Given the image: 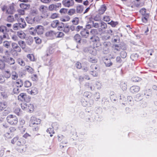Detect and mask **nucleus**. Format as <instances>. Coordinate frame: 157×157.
Here are the masks:
<instances>
[{
	"label": "nucleus",
	"instance_id": "f257e3e1",
	"mask_svg": "<svg viewBox=\"0 0 157 157\" xmlns=\"http://www.w3.org/2000/svg\"><path fill=\"white\" fill-rule=\"evenodd\" d=\"M41 120L39 118H37L34 117H32L31 118L30 125V126L33 127V130L35 131H38L39 127L38 126H36V125H38L40 124Z\"/></svg>",
	"mask_w": 157,
	"mask_h": 157
},
{
	"label": "nucleus",
	"instance_id": "f03ea898",
	"mask_svg": "<svg viewBox=\"0 0 157 157\" xmlns=\"http://www.w3.org/2000/svg\"><path fill=\"white\" fill-rule=\"evenodd\" d=\"M7 28L4 25L0 26V34L2 36L4 39H9L10 37L8 34Z\"/></svg>",
	"mask_w": 157,
	"mask_h": 157
},
{
	"label": "nucleus",
	"instance_id": "7ed1b4c3",
	"mask_svg": "<svg viewBox=\"0 0 157 157\" xmlns=\"http://www.w3.org/2000/svg\"><path fill=\"white\" fill-rule=\"evenodd\" d=\"M8 122L10 124L13 125H16L18 122L17 117L15 115H10L7 117Z\"/></svg>",
	"mask_w": 157,
	"mask_h": 157
},
{
	"label": "nucleus",
	"instance_id": "20e7f679",
	"mask_svg": "<svg viewBox=\"0 0 157 157\" xmlns=\"http://www.w3.org/2000/svg\"><path fill=\"white\" fill-rule=\"evenodd\" d=\"M39 10L44 17H48V8L47 6L44 5H41L40 7Z\"/></svg>",
	"mask_w": 157,
	"mask_h": 157
},
{
	"label": "nucleus",
	"instance_id": "39448f33",
	"mask_svg": "<svg viewBox=\"0 0 157 157\" xmlns=\"http://www.w3.org/2000/svg\"><path fill=\"white\" fill-rule=\"evenodd\" d=\"M61 6L60 3H58L55 4H52L49 6L48 9L50 11L58 10L61 7Z\"/></svg>",
	"mask_w": 157,
	"mask_h": 157
},
{
	"label": "nucleus",
	"instance_id": "423d86ee",
	"mask_svg": "<svg viewBox=\"0 0 157 157\" xmlns=\"http://www.w3.org/2000/svg\"><path fill=\"white\" fill-rule=\"evenodd\" d=\"M12 46L14 50V52H16V54L14 55L17 56L18 52H21V49L20 46H19L17 44L13 42L12 43Z\"/></svg>",
	"mask_w": 157,
	"mask_h": 157
},
{
	"label": "nucleus",
	"instance_id": "0eeeda50",
	"mask_svg": "<svg viewBox=\"0 0 157 157\" xmlns=\"http://www.w3.org/2000/svg\"><path fill=\"white\" fill-rule=\"evenodd\" d=\"M62 3L65 6L67 7L72 6L74 4L73 0H64Z\"/></svg>",
	"mask_w": 157,
	"mask_h": 157
},
{
	"label": "nucleus",
	"instance_id": "6e6552de",
	"mask_svg": "<svg viewBox=\"0 0 157 157\" xmlns=\"http://www.w3.org/2000/svg\"><path fill=\"white\" fill-rule=\"evenodd\" d=\"M46 36L49 39L54 38L56 35L55 32L53 31H50L46 33Z\"/></svg>",
	"mask_w": 157,
	"mask_h": 157
},
{
	"label": "nucleus",
	"instance_id": "1a4fd4ad",
	"mask_svg": "<svg viewBox=\"0 0 157 157\" xmlns=\"http://www.w3.org/2000/svg\"><path fill=\"white\" fill-rule=\"evenodd\" d=\"M20 28H24L26 26V24L23 18H20L18 20Z\"/></svg>",
	"mask_w": 157,
	"mask_h": 157
},
{
	"label": "nucleus",
	"instance_id": "9d476101",
	"mask_svg": "<svg viewBox=\"0 0 157 157\" xmlns=\"http://www.w3.org/2000/svg\"><path fill=\"white\" fill-rule=\"evenodd\" d=\"M36 31L38 35L42 34L44 32L43 27L41 25H38L36 27Z\"/></svg>",
	"mask_w": 157,
	"mask_h": 157
},
{
	"label": "nucleus",
	"instance_id": "9b49d317",
	"mask_svg": "<svg viewBox=\"0 0 157 157\" xmlns=\"http://www.w3.org/2000/svg\"><path fill=\"white\" fill-rule=\"evenodd\" d=\"M140 88L139 86H133L130 88V92L132 93H136L138 92L140 90Z\"/></svg>",
	"mask_w": 157,
	"mask_h": 157
},
{
	"label": "nucleus",
	"instance_id": "f8f14e48",
	"mask_svg": "<svg viewBox=\"0 0 157 157\" xmlns=\"http://www.w3.org/2000/svg\"><path fill=\"white\" fill-rule=\"evenodd\" d=\"M80 34L83 37L87 38L89 36V32L87 30L83 29L81 31Z\"/></svg>",
	"mask_w": 157,
	"mask_h": 157
},
{
	"label": "nucleus",
	"instance_id": "ddd939ff",
	"mask_svg": "<svg viewBox=\"0 0 157 157\" xmlns=\"http://www.w3.org/2000/svg\"><path fill=\"white\" fill-rule=\"evenodd\" d=\"M84 7L83 6L78 5L76 7V11L77 13L81 14L83 12Z\"/></svg>",
	"mask_w": 157,
	"mask_h": 157
},
{
	"label": "nucleus",
	"instance_id": "4468645a",
	"mask_svg": "<svg viewBox=\"0 0 157 157\" xmlns=\"http://www.w3.org/2000/svg\"><path fill=\"white\" fill-rule=\"evenodd\" d=\"M28 93L31 95H34L38 93V90L35 87L32 88L31 90H29Z\"/></svg>",
	"mask_w": 157,
	"mask_h": 157
},
{
	"label": "nucleus",
	"instance_id": "2eb2a0df",
	"mask_svg": "<svg viewBox=\"0 0 157 157\" xmlns=\"http://www.w3.org/2000/svg\"><path fill=\"white\" fill-rule=\"evenodd\" d=\"M7 106V103L6 101H3L0 102V110H4Z\"/></svg>",
	"mask_w": 157,
	"mask_h": 157
},
{
	"label": "nucleus",
	"instance_id": "dca6fc26",
	"mask_svg": "<svg viewBox=\"0 0 157 157\" xmlns=\"http://www.w3.org/2000/svg\"><path fill=\"white\" fill-rule=\"evenodd\" d=\"M17 35L21 39H24L25 38L26 35L22 31H18L17 32Z\"/></svg>",
	"mask_w": 157,
	"mask_h": 157
},
{
	"label": "nucleus",
	"instance_id": "f3484780",
	"mask_svg": "<svg viewBox=\"0 0 157 157\" xmlns=\"http://www.w3.org/2000/svg\"><path fill=\"white\" fill-rule=\"evenodd\" d=\"M91 41L94 43V46H95V44L98 42L100 39L97 36H94L90 38Z\"/></svg>",
	"mask_w": 157,
	"mask_h": 157
},
{
	"label": "nucleus",
	"instance_id": "a211bd4d",
	"mask_svg": "<svg viewBox=\"0 0 157 157\" xmlns=\"http://www.w3.org/2000/svg\"><path fill=\"white\" fill-rule=\"evenodd\" d=\"M6 13L9 14H12L14 12V7L10 6L6 9Z\"/></svg>",
	"mask_w": 157,
	"mask_h": 157
},
{
	"label": "nucleus",
	"instance_id": "6ab92c4d",
	"mask_svg": "<svg viewBox=\"0 0 157 157\" xmlns=\"http://www.w3.org/2000/svg\"><path fill=\"white\" fill-rule=\"evenodd\" d=\"M20 7L23 10H28L30 7V5L28 4L21 3L20 5Z\"/></svg>",
	"mask_w": 157,
	"mask_h": 157
},
{
	"label": "nucleus",
	"instance_id": "aec40b11",
	"mask_svg": "<svg viewBox=\"0 0 157 157\" xmlns=\"http://www.w3.org/2000/svg\"><path fill=\"white\" fill-rule=\"evenodd\" d=\"M18 44L20 48L21 47L23 50L25 51L26 45L24 41L21 40L19 41L18 42Z\"/></svg>",
	"mask_w": 157,
	"mask_h": 157
},
{
	"label": "nucleus",
	"instance_id": "412c9836",
	"mask_svg": "<svg viewBox=\"0 0 157 157\" xmlns=\"http://www.w3.org/2000/svg\"><path fill=\"white\" fill-rule=\"evenodd\" d=\"M26 97V95L25 94L22 93H21L18 96V99L22 101H25V98Z\"/></svg>",
	"mask_w": 157,
	"mask_h": 157
},
{
	"label": "nucleus",
	"instance_id": "4be33fe9",
	"mask_svg": "<svg viewBox=\"0 0 157 157\" xmlns=\"http://www.w3.org/2000/svg\"><path fill=\"white\" fill-rule=\"evenodd\" d=\"M4 131L5 133L4 135V136L6 138V139L11 138L12 137V135L10 132H9L8 131L6 130V129Z\"/></svg>",
	"mask_w": 157,
	"mask_h": 157
},
{
	"label": "nucleus",
	"instance_id": "5701e85b",
	"mask_svg": "<svg viewBox=\"0 0 157 157\" xmlns=\"http://www.w3.org/2000/svg\"><path fill=\"white\" fill-rule=\"evenodd\" d=\"M106 7L105 5L101 6L99 10V14H103L106 10Z\"/></svg>",
	"mask_w": 157,
	"mask_h": 157
},
{
	"label": "nucleus",
	"instance_id": "b1692460",
	"mask_svg": "<svg viewBox=\"0 0 157 157\" xmlns=\"http://www.w3.org/2000/svg\"><path fill=\"white\" fill-rule=\"evenodd\" d=\"M148 17V13L145 14L144 15H143L142 17V21L144 23H146L147 21Z\"/></svg>",
	"mask_w": 157,
	"mask_h": 157
},
{
	"label": "nucleus",
	"instance_id": "393cba45",
	"mask_svg": "<svg viewBox=\"0 0 157 157\" xmlns=\"http://www.w3.org/2000/svg\"><path fill=\"white\" fill-rule=\"evenodd\" d=\"M120 87L123 90H126L127 89V85L126 83L122 81L120 84Z\"/></svg>",
	"mask_w": 157,
	"mask_h": 157
},
{
	"label": "nucleus",
	"instance_id": "a878e982",
	"mask_svg": "<svg viewBox=\"0 0 157 157\" xmlns=\"http://www.w3.org/2000/svg\"><path fill=\"white\" fill-rule=\"evenodd\" d=\"M59 24V21L58 20H55L52 22L51 25L53 28H56Z\"/></svg>",
	"mask_w": 157,
	"mask_h": 157
},
{
	"label": "nucleus",
	"instance_id": "bb28decb",
	"mask_svg": "<svg viewBox=\"0 0 157 157\" xmlns=\"http://www.w3.org/2000/svg\"><path fill=\"white\" fill-rule=\"evenodd\" d=\"M74 39L77 42L79 43H80L81 38L79 35L76 34L74 36Z\"/></svg>",
	"mask_w": 157,
	"mask_h": 157
},
{
	"label": "nucleus",
	"instance_id": "cd10ccee",
	"mask_svg": "<svg viewBox=\"0 0 157 157\" xmlns=\"http://www.w3.org/2000/svg\"><path fill=\"white\" fill-rule=\"evenodd\" d=\"M27 110H29V111L31 112L33 111L34 110V106L33 104L28 103L27 104Z\"/></svg>",
	"mask_w": 157,
	"mask_h": 157
},
{
	"label": "nucleus",
	"instance_id": "c85d7f7f",
	"mask_svg": "<svg viewBox=\"0 0 157 157\" xmlns=\"http://www.w3.org/2000/svg\"><path fill=\"white\" fill-rule=\"evenodd\" d=\"M101 44L100 42V40L98 41V42H97L95 44V46H94V47L96 48H97V50H100L101 49Z\"/></svg>",
	"mask_w": 157,
	"mask_h": 157
},
{
	"label": "nucleus",
	"instance_id": "c756f323",
	"mask_svg": "<svg viewBox=\"0 0 157 157\" xmlns=\"http://www.w3.org/2000/svg\"><path fill=\"white\" fill-rule=\"evenodd\" d=\"M23 85V82L21 80H17L16 83V85L17 87H21Z\"/></svg>",
	"mask_w": 157,
	"mask_h": 157
},
{
	"label": "nucleus",
	"instance_id": "7c9ffc66",
	"mask_svg": "<svg viewBox=\"0 0 157 157\" xmlns=\"http://www.w3.org/2000/svg\"><path fill=\"white\" fill-rule=\"evenodd\" d=\"M76 13L75 9H70L68 12V14L70 16H72Z\"/></svg>",
	"mask_w": 157,
	"mask_h": 157
},
{
	"label": "nucleus",
	"instance_id": "2f4dec72",
	"mask_svg": "<svg viewBox=\"0 0 157 157\" xmlns=\"http://www.w3.org/2000/svg\"><path fill=\"white\" fill-rule=\"evenodd\" d=\"M7 21L9 22H13L15 21V19L13 16L10 15L7 17Z\"/></svg>",
	"mask_w": 157,
	"mask_h": 157
},
{
	"label": "nucleus",
	"instance_id": "473e14b6",
	"mask_svg": "<svg viewBox=\"0 0 157 157\" xmlns=\"http://www.w3.org/2000/svg\"><path fill=\"white\" fill-rule=\"evenodd\" d=\"M47 132L50 134V136L52 137L53 136V134L55 133L53 129L52 128H49L47 130Z\"/></svg>",
	"mask_w": 157,
	"mask_h": 157
},
{
	"label": "nucleus",
	"instance_id": "72a5a7b5",
	"mask_svg": "<svg viewBox=\"0 0 157 157\" xmlns=\"http://www.w3.org/2000/svg\"><path fill=\"white\" fill-rule=\"evenodd\" d=\"M72 22L74 25H77L79 22V18L78 17H74L72 21Z\"/></svg>",
	"mask_w": 157,
	"mask_h": 157
},
{
	"label": "nucleus",
	"instance_id": "f704fd0d",
	"mask_svg": "<svg viewBox=\"0 0 157 157\" xmlns=\"http://www.w3.org/2000/svg\"><path fill=\"white\" fill-rule=\"evenodd\" d=\"M8 62L10 65H12L15 63V60L13 58L10 57L8 58Z\"/></svg>",
	"mask_w": 157,
	"mask_h": 157
},
{
	"label": "nucleus",
	"instance_id": "c9c22d12",
	"mask_svg": "<svg viewBox=\"0 0 157 157\" xmlns=\"http://www.w3.org/2000/svg\"><path fill=\"white\" fill-rule=\"evenodd\" d=\"M97 50L94 47L92 48L90 50V53L94 55H96L97 53Z\"/></svg>",
	"mask_w": 157,
	"mask_h": 157
},
{
	"label": "nucleus",
	"instance_id": "e433bc0d",
	"mask_svg": "<svg viewBox=\"0 0 157 157\" xmlns=\"http://www.w3.org/2000/svg\"><path fill=\"white\" fill-rule=\"evenodd\" d=\"M52 126L53 129L57 130L58 128L59 125L57 123L54 122L52 123Z\"/></svg>",
	"mask_w": 157,
	"mask_h": 157
},
{
	"label": "nucleus",
	"instance_id": "4c0bfd02",
	"mask_svg": "<svg viewBox=\"0 0 157 157\" xmlns=\"http://www.w3.org/2000/svg\"><path fill=\"white\" fill-rule=\"evenodd\" d=\"M100 26L101 27V30L102 29H105L107 28V24L104 22H101V23Z\"/></svg>",
	"mask_w": 157,
	"mask_h": 157
},
{
	"label": "nucleus",
	"instance_id": "58836bf2",
	"mask_svg": "<svg viewBox=\"0 0 157 157\" xmlns=\"http://www.w3.org/2000/svg\"><path fill=\"white\" fill-rule=\"evenodd\" d=\"M13 28L14 30H17L19 29L20 28L19 25L18 23H16L13 25Z\"/></svg>",
	"mask_w": 157,
	"mask_h": 157
},
{
	"label": "nucleus",
	"instance_id": "ea45409f",
	"mask_svg": "<svg viewBox=\"0 0 157 157\" xmlns=\"http://www.w3.org/2000/svg\"><path fill=\"white\" fill-rule=\"evenodd\" d=\"M3 46L6 48H9L10 46V42L7 41H5L3 43Z\"/></svg>",
	"mask_w": 157,
	"mask_h": 157
},
{
	"label": "nucleus",
	"instance_id": "a19ab883",
	"mask_svg": "<svg viewBox=\"0 0 157 157\" xmlns=\"http://www.w3.org/2000/svg\"><path fill=\"white\" fill-rule=\"evenodd\" d=\"M27 103H23L21 104V108L24 110H27Z\"/></svg>",
	"mask_w": 157,
	"mask_h": 157
},
{
	"label": "nucleus",
	"instance_id": "79ce46f5",
	"mask_svg": "<svg viewBox=\"0 0 157 157\" xmlns=\"http://www.w3.org/2000/svg\"><path fill=\"white\" fill-rule=\"evenodd\" d=\"M70 19V17L67 15L65 16L63 18L61 19V21H62L66 22L69 21Z\"/></svg>",
	"mask_w": 157,
	"mask_h": 157
},
{
	"label": "nucleus",
	"instance_id": "37998d69",
	"mask_svg": "<svg viewBox=\"0 0 157 157\" xmlns=\"http://www.w3.org/2000/svg\"><path fill=\"white\" fill-rule=\"evenodd\" d=\"M12 79L15 80L17 78V74L15 72H13L12 73Z\"/></svg>",
	"mask_w": 157,
	"mask_h": 157
},
{
	"label": "nucleus",
	"instance_id": "c03bdc74",
	"mask_svg": "<svg viewBox=\"0 0 157 157\" xmlns=\"http://www.w3.org/2000/svg\"><path fill=\"white\" fill-rule=\"evenodd\" d=\"M108 24L110 25L113 27H115L118 24L117 22H115L113 21H111L110 22H108Z\"/></svg>",
	"mask_w": 157,
	"mask_h": 157
},
{
	"label": "nucleus",
	"instance_id": "a18cd8bd",
	"mask_svg": "<svg viewBox=\"0 0 157 157\" xmlns=\"http://www.w3.org/2000/svg\"><path fill=\"white\" fill-rule=\"evenodd\" d=\"M82 105L83 106H86L88 104L87 102L84 99L82 98L81 100Z\"/></svg>",
	"mask_w": 157,
	"mask_h": 157
},
{
	"label": "nucleus",
	"instance_id": "49530a36",
	"mask_svg": "<svg viewBox=\"0 0 157 157\" xmlns=\"http://www.w3.org/2000/svg\"><path fill=\"white\" fill-rule=\"evenodd\" d=\"M19 88V87L16 86V87L13 88V92L14 94H18L19 93L20 90Z\"/></svg>",
	"mask_w": 157,
	"mask_h": 157
},
{
	"label": "nucleus",
	"instance_id": "de8ad7c7",
	"mask_svg": "<svg viewBox=\"0 0 157 157\" xmlns=\"http://www.w3.org/2000/svg\"><path fill=\"white\" fill-rule=\"evenodd\" d=\"M24 85L25 87H29L31 86V83L29 81H26L25 82Z\"/></svg>",
	"mask_w": 157,
	"mask_h": 157
},
{
	"label": "nucleus",
	"instance_id": "09e8293b",
	"mask_svg": "<svg viewBox=\"0 0 157 157\" xmlns=\"http://www.w3.org/2000/svg\"><path fill=\"white\" fill-rule=\"evenodd\" d=\"M120 56L122 58H125L127 56V53L125 51H122L120 53Z\"/></svg>",
	"mask_w": 157,
	"mask_h": 157
},
{
	"label": "nucleus",
	"instance_id": "8fccbe9b",
	"mask_svg": "<svg viewBox=\"0 0 157 157\" xmlns=\"http://www.w3.org/2000/svg\"><path fill=\"white\" fill-rule=\"evenodd\" d=\"M101 17L99 15H97L94 18V20L96 21H99L101 20Z\"/></svg>",
	"mask_w": 157,
	"mask_h": 157
},
{
	"label": "nucleus",
	"instance_id": "3c124183",
	"mask_svg": "<svg viewBox=\"0 0 157 157\" xmlns=\"http://www.w3.org/2000/svg\"><path fill=\"white\" fill-rule=\"evenodd\" d=\"M17 151L20 152H23L24 151V147H23V146H20L18 147H17Z\"/></svg>",
	"mask_w": 157,
	"mask_h": 157
},
{
	"label": "nucleus",
	"instance_id": "603ef678",
	"mask_svg": "<svg viewBox=\"0 0 157 157\" xmlns=\"http://www.w3.org/2000/svg\"><path fill=\"white\" fill-rule=\"evenodd\" d=\"M3 99H5L7 98L8 95L7 93L3 92L1 93Z\"/></svg>",
	"mask_w": 157,
	"mask_h": 157
},
{
	"label": "nucleus",
	"instance_id": "864d4df0",
	"mask_svg": "<svg viewBox=\"0 0 157 157\" xmlns=\"http://www.w3.org/2000/svg\"><path fill=\"white\" fill-rule=\"evenodd\" d=\"M58 17V14L56 13H54L52 14L50 17V18L52 19H55L57 18Z\"/></svg>",
	"mask_w": 157,
	"mask_h": 157
},
{
	"label": "nucleus",
	"instance_id": "5fc2aeb1",
	"mask_svg": "<svg viewBox=\"0 0 157 157\" xmlns=\"http://www.w3.org/2000/svg\"><path fill=\"white\" fill-rule=\"evenodd\" d=\"M33 41V39L32 37L29 38L27 41V44L29 45H31Z\"/></svg>",
	"mask_w": 157,
	"mask_h": 157
},
{
	"label": "nucleus",
	"instance_id": "6e6d98bb",
	"mask_svg": "<svg viewBox=\"0 0 157 157\" xmlns=\"http://www.w3.org/2000/svg\"><path fill=\"white\" fill-rule=\"evenodd\" d=\"M5 65L3 61L0 60V69H3L5 67Z\"/></svg>",
	"mask_w": 157,
	"mask_h": 157
},
{
	"label": "nucleus",
	"instance_id": "4d7b16f0",
	"mask_svg": "<svg viewBox=\"0 0 157 157\" xmlns=\"http://www.w3.org/2000/svg\"><path fill=\"white\" fill-rule=\"evenodd\" d=\"M128 102L130 104L132 105L133 104V100L131 96H128L127 98Z\"/></svg>",
	"mask_w": 157,
	"mask_h": 157
},
{
	"label": "nucleus",
	"instance_id": "13d9d810",
	"mask_svg": "<svg viewBox=\"0 0 157 157\" xmlns=\"http://www.w3.org/2000/svg\"><path fill=\"white\" fill-rule=\"evenodd\" d=\"M70 30V27L69 26L66 25L63 29V31L66 33H68Z\"/></svg>",
	"mask_w": 157,
	"mask_h": 157
},
{
	"label": "nucleus",
	"instance_id": "bf43d9fd",
	"mask_svg": "<svg viewBox=\"0 0 157 157\" xmlns=\"http://www.w3.org/2000/svg\"><path fill=\"white\" fill-rule=\"evenodd\" d=\"M18 140V137H14L13 139L11 140V143L14 144L15 143H17Z\"/></svg>",
	"mask_w": 157,
	"mask_h": 157
},
{
	"label": "nucleus",
	"instance_id": "052dcab7",
	"mask_svg": "<svg viewBox=\"0 0 157 157\" xmlns=\"http://www.w3.org/2000/svg\"><path fill=\"white\" fill-rule=\"evenodd\" d=\"M91 74L93 76L97 77L98 75V73L96 71H91Z\"/></svg>",
	"mask_w": 157,
	"mask_h": 157
},
{
	"label": "nucleus",
	"instance_id": "680f3d73",
	"mask_svg": "<svg viewBox=\"0 0 157 157\" xmlns=\"http://www.w3.org/2000/svg\"><path fill=\"white\" fill-rule=\"evenodd\" d=\"M91 84L89 83H86L85 85V86L87 87H90V89L92 90L94 89V88L92 87L91 85Z\"/></svg>",
	"mask_w": 157,
	"mask_h": 157
},
{
	"label": "nucleus",
	"instance_id": "e2e57ef3",
	"mask_svg": "<svg viewBox=\"0 0 157 157\" xmlns=\"http://www.w3.org/2000/svg\"><path fill=\"white\" fill-rule=\"evenodd\" d=\"M27 57L31 61H33L34 60V58L33 55L29 54L27 56Z\"/></svg>",
	"mask_w": 157,
	"mask_h": 157
},
{
	"label": "nucleus",
	"instance_id": "0e129e2a",
	"mask_svg": "<svg viewBox=\"0 0 157 157\" xmlns=\"http://www.w3.org/2000/svg\"><path fill=\"white\" fill-rule=\"evenodd\" d=\"M67 9L65 8H62L61 9L60 11V13L61 14H64L67 13Z\"/></svg>",
	"mask_w": 157,
	"mask_h": 157
},
{
	"label": "nucleus",
	"instance_id": "69168bd1",
	"mask_svg": "<svg viewBox=\"0 0 157 157\" xmlns=\"http://www.w3.org/2000/svg\"><path fill=\"white\" fill-rule=\"evenodd\" d=\"M89 61L92 63H95L97 62V59L95 58H90Z\"/></svg>",
	"mask_w": 157,
	"mask_h": 157
},
{
	"label": "nucleus",
	"instance_id": "338daca9",
	"mask_svg": "<svg viewBox=\"0 0 157 157\" xmlns=\"http://www.w3.org/2000/svg\"><path fill=\"white\" fill-rule=\"evenodd\" d=\"M34 39L36 43L40 44L41 43V40L38 37H35Z\"/></svg>",
	"mask_w": 157,
	"mask_h": 157
},
{
	"label": "nucleus",
	"instance_id": "774afa93",
	"mask_svg": "<svg viewBox=\"0 0 157 157\" xmlns=\"http://www.w3.org/2000/svg\"><path fill=\"white\" fill-rule=\"evenodd\" d=\"M18 63L21 66H24L25 63L23 60L21 59H19L18 60Z\"/></svg>",
	"mask_w": 157,
	"mask_h": 157
}]
</instances>
